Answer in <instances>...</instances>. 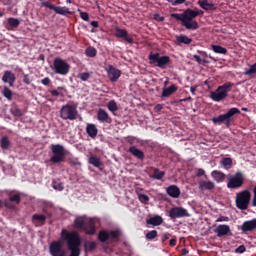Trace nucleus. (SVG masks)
<instances>
[{"label":"nucleus","mask_w":256,"mask_h":256,"mask_svg":"<svg viewBox=\"0 0 256 256\" xmlns=\"http://www.w3.org/2000/svg\"><path fill=\"white\" fill-rule=\"evenodd\" d=\"M199 15H203V11L195 8L193 10L186 9L182 14H171V17L177 21H181L183 27L189 31H195L199 29V23L194 19L199 17Z\"/></svg>","instance_id":"obj_1"},{"label":"nucleus","mask_w":256,"mask_h":256,"mask_svg":"<svg viewBox=\"0 0 256 256\" xmlns=\"http://www.w3.org/2000/svg\"><path fill=\"white\" fill-rule=\"evenodd\" d=\"M74 227L76 229H83L86 235H95V219L86 216L76 217L74 220Z\"/></svg>","instance_id":"obj_2"},{"label":"nucleus","mask_w":256,"mask_h":256,"mask_svg":"<svg viewBox=\"0 0 256 256\" xmlns=\"http://www.w3.org/2000/svg\"><path fill=\"white\" fill-rule=\"evenodd\" d=\"M50 151H52L53 154L50 157V162L55 165L63 163V161H65V157L69 155V151L61 144H51Z\"/></svg>","instance_id":"obj_3"},{"label":"nucleus","mask_w":256,"mask_h":256,"mask_svg":"<svg viewBox=\"0 0 256 256\" xmlns=\"http://www.w3.org/2000/svg\"><path fill=\"white\" fill-rule=\"evenodd\" d=\"M123 235L121 229H114V230H101L98 233V240L100 243H117L120 237Z\"/></svg>","instance_id":"obj_4"},{"label":"nucleus","mask_w":256,"mask_h":256,"mask_svg":"<svg viewBox=\"0 0 256 256\" xmlns=\"http://www.w3.org/2000/svg\"><path fill=\"white\" fill-rule=\"evenodd\" d=\"M239 113H241V110H239L238 108H231L225 114H221L218 117H214L212 119V122L218 125L224 123L227 129H229V127H231V123H233V117H235V115H239Z\"/></svg>","instance_id":"obj_5"},{"label":"nucleus","mask_w":256,"mask_h":256,"mask_svg":"<svg viewBox=\"0 0 256 256\" xmlns=\"http://www.w3.org/2000/svg\"><path fill=\"white\" fill-rule=\"evenodd\" d=\"M233 89V83L227 82L221 86H219L216 91L210 93V98L212 101H216L219 103V101H223V99H226L228 97L229 92Z\"/></svg>","instance_id":"obj_6"},{"label":"nucleus","mask_w":256,"mask_h":256,"mask_svg":"<svg viewBox=\"0 0 256 256\" xmlns=\"http://www.w3.org/2000/svg\"><path fill=\"white\" fill-rule=\"evenodd\" d=\"M227 179V189H241V187L245 185V175L241 171H238L235 174H228Z\"/></svg>","instance_id":"obj_7"},{"label":"nucleus","mask_w":256,"mask_h":256,"mask_svg":"<svg viewBox=\"0 0 256 256\" xmlns=\"http://www.w3.org/2000/svg\"><path fill=\"white\" fill-rule=\"evenodd\" d=\"M235 203L237 209L240 211H247L249 203H251V191L242 190L236 194Z\"/></svg>","instance_id":"obj_8"},{"label":"nucleus","mask_w":256,"mask_h":256,"mask_svg":"<svg viewBox=\"0 0 256 256\" xmlns=\"http://www.w3.org/2000/svg\"><path fill=\"white\" fill-rule=\"evenodd\" d=\"M51 69H53V71H54V73H56V75L65 76L69 73L71 66L64 59L55 58L53 61V65L51 66Z\"/></svg>","instance_id":"obj_9"},{"label":"nucleus","mask_w":256,"mask_h":256,"mask_svg":"<svg viewBox=\"0 0 256 256\" xmlns=\"http://www.w3.org/2000/svg\"><path fill=\"white\" fill-rule=\"evenodd\" d=\"M77 108L71 104L62 106L60 110V117L63 121H75L77 119Z\"/></svg>","instance_id":"obj_10"},{"label":"nucleus","mask_w":256,"mask_h":256,"mask_svg":"<svg viewBox=\"0 0 256 256\" xmlns=\"http://www.w3.org/2000/svg\"><path fill=\"white\" fill-rule=\"evenodd\" d=\"M149 59L151 63H157L156 67H159L160 69H166L167 65L171 62L169 56H161L159 53L150 54Z\"/></svg>","instance_id":"obj_11"},{"label":"nucleus","mask_w":256,"mask_h":256,"mask_svg":"<svg viewBox=\"0 0 256 256\" xmlns=\"http://www.w3.org/2000/svg\"><path fill=\"white\" fill-rule=\"evenodd\" d=\"M169 217L170 219H183V217H191V214L187 209L176 206L170 209Z\"/></svg>","instance_id":"obj_12"},{"label":"nucleus","mask_w":256,"mask_h":256,"mask_svg":"<svg viewBox=\"0 0 256 256\" xmlns=\"http://www.w3.org/2000/svg\"><path fill=\"white\" fill-rule=\"evenodd\" d=\"M49 253L51 256H65V248H63V242L53 241L50 243Z\"/></svg>","instance_id":"obj_13"},{"label":"nucleus","mask_w":256,"mask_h":256,"mask_svg":"<svg viewBox=\"0 0 256 256\" xmlns=\"http://www.w3.org/2000/svg\"><path fill=\"white\" fill-rule=\"evenodd\" d=\"M108 78L112 83H115L121 77V71L117 68H115L113 65H109L108 68H106Z\"/></svg>","instance_id":"obj_14"},{"label":"nucleus","mask_w":256,"mask_h":256,"mask_svg":"<svg viewBox=\"0 0 256 256\" xmlns=\"http://www.w3.org/2000/svg\"><path fill=\"white\" fill-rule=\"evenodd\" d=\"M16 80L17 77L15 76V73H12L11 70L4 71V74L2 76L3 83H8L9 87H13V85H15Z\"/></svg>","instance_id":"obj_15"},{"label":"nucleus","mask_w":256,"mask_h":256,"mask_svg":"<svg viewBox=\"0 0 256 256\" xmlns=\"http://www.w3.org/2000/svg\"><path fill=\"white\" fill-rule=\"evenodd\" d=\"M214 233H216L217 237H225V235H231V228L227 224H221L217 226Z\"/></svg>","instance_id":"obj_16"},{"label":"nucleus","mask_w":256,"mask_h":256,"mask_svg":"<svg viewBox=\"0 0 256 256\" xmlns=\"http://www.w3.org/2000/svg\"><path fill=\"white\" fill-rule=\"evenodd\" d=\"M166 193L169 195V197H172L173 199H179L181 196V189L177 187L176 185H171L166 188Z\"/></svg>","instance_id":"obj_17"},{"label":"nucleus","mask_w":256,"mask_h":256,"mask_svg":"<svg viewBox=\"0 0 256 256\" xmlns=\"http://www.w3.org/2000/svg\"><path fill=\"white\" fill-rule=\"evenodd\" d=\"M115 36L118 39H125L127 43H133V38L128 36L127 30L116 27Z\"/></svg>","instance_id":"obj_18"},{"label":"nucleus","mask_w":256,"mask_h":256,"mask_svg":"<svg viewBox=\"0 0 256 256\" xmlns=\"http://www.w3.org/2000/svg\"><path fill=\"white\" fill-rule=\"evenodd\" d=\"M129 153L136 159H139L140 161H143L145 159V153L142 150H139L136 146H130Z\"/></svg>","instance_id":"obj_19"},{"label":"nucleus","mask_w":256,"mask_h":256,"mask_svg":"<svg viewBox=\"0 0 256 256\" xmlns=\"http://www.w3.org/2000/svg\"><path fill=\"white\" fill-rule=\"evenodd\" d=\"M256 229V219L245 221L241 226V231L247 233V231H254Z\"/></svg>","instance_id":"obj_20"},{"label":"nucleus","mask_w":256,"mask_h":256,"mask_svg":"<svg viewBox=\"0 0 256 256\" xmlns=\"http://www.w3.org/2000/svg\"><path fill=\"white\" fill-rule=\"evenodd\" d=\"M200 191H213L215 189V182L213 181H201L199 182Z\"/></svg>","instance_id":"obj_21"},{"label":"nucleus","mask_w":256,"mask_h":256,"mask_svg":"<svg viewBox=\"0 0 256 256\" xmlns=\"http://www.w3.org/2000/svg\"><path fill=\"white\" fill-rule=\"evenodd\" d=\"M211 177L216 181V183H223L225 181V178L227 177L225 173L219 171V170H213L211 172Z\"/></svg>","instance_id":"obj_22"},{"label":"nucleus","mask_w":256,"mask_h":256,"mask_svg":"<svg viewBox=\"0 0 256 256\" xmlns=\"http://www.w3.org/2000/svg\"><path fill=\"white\" fill-rule=\"evenodd\" d=\"M86 133L88 136L91 137V139H95L97 137V133H99V130L97 129V126L95 124H87L86 125Z\"/></svg>","instance_id":"obj_23"},{"label":"nucleus","mask_w":256,"mask_h":256,"mask_svg":"<svg viewBox=\"0 0 256 256\" xmlns=\"http://www.w3.org/2000/svg\"><path fill=\"white\" fill-rule=\"evenodd\" d=\"M198 5H200L201 9H204V11H215V4L209 3L208 0H199Z\"/></svg>","instance_id":"obj_24"},{"label":"nucleus","mask_w":256,"mask_h":256,"mask_svg":"<svg viewBox=\"0 0 256 256\" xmlns=\"http://www.w3.org/2000/svg\"><path fill=\"white\" fill-rule=\"evenodd\" d=\"M97 119L100 123H107L109 121V113L100 108L97 112Z\"/></svg>","instance_id":"obj_25"},{"label":"nucleus","mask_w":256,"mask_h":256,"mask_svg":"<svg viewBox=\"0 0 256 256\" xmlns=\"http://www.w3.org/2000/svg\"><path fill=\"white\" fill-rule=\"evenodd\" d=\"M147 225H153V227H158V225L163 224V218L161 216L151 217L146 221Z\"/></svg>","instance_id":"obj_26"},{"label":"nucleus","mask_w":256,"mask_h":256,"mask_svg":"<svg viewBox=\"0 0 256 256\" xmlns=\"http://www.w3.org/2000/svg\"><path fill=\"white\" fill-rule=\"evenodd\" d=\"M220 165L223 167V169H226V171H229V169L233 167V159L229 157L222 158V160L220 161Z\"/></svg>","instance_id":"obj_27"},{"label":"nucleus","mask_w":256,"mask_h":256,"mask_svg":"<svg viewBox=\"0 0 256 256\" xmlns=\"http://www.w3.org/2000/svg\"><path fill=\"white\" fill-rule=\"evenodd\" d=\"M9 203H17V204L21 203V196L19 194H15L11 196L9 200L5 201V206L11 209L12 206L9 205Z\"/></svg>","instance_id":"obj_28"},{"label":"nucleus","mask_w":256,"mask_h":256,"mask_svg":"<svg viewBox=\"0 0 256 256\" xmlns=\"http://www.w3.org/2000/svg\"><path fill=\"white\" fill-rule=\"evenodd\" d=\"M54 11L57 13V15H71V11L65 6H54Z\"/></svg>","instance_id":"obj_29"},{"label":"nucleus","mask_w":256,"mask_h":256,"mask_svg":"<svg viewBox=\"0 0 256 256\" xmlns=\"http://www.w3.org/2000/svg\"><path fill=\"white\" fill-rule=\"evenodd\" d=\"M177 91V86L171 85L168 88H164L162 91V97H169L170 95H173Z\"/></svg>","instance_id":"obj_30"},{"label":"nucleus","mask_w":256,"mask_h":256,"mask_svg":"<svg viewBox=\"0 0 256 256\" xmlns=\"http://www.w3.org/2000/svg\"><path fill=\"white\" fill-rule=\"evenodd\" d=\"M154 174L150 176V179H157V181H161L163 177H165V171H161L158 168H154Z\"/></svg>","instance_id":"obj_31"},{"label":"nucleus","mask_w":256,"mask_h":256,"mask_svg":"<svg viewBox=\"0 0 256 256\" xmlns=\"http://www.w3.org/2000/svg\"><path fill=\"white\" fill-rule=\"evenodd\" d=\"M211 48L214 51V53H218L219 55H227V48L225 47L213 44Z\"/></svg>","instance_id":"obj_32"},{"label":"nucleus","mask_w":256,"mask_h":256,"mask_svg":"<svg viewBox=\"0 0 256 256\" xmlns=\"http://www.w3.org/2000/svg\"><path fill=\"white\" fill-rule=\"evenodd\" d=\"M178 43H182L184 45H190L192 43L193 39L189 38L186 35H180L176 37Z\"/></svg>","instance_id":"obj_33"},{"label":"nucleus","mask_w":256,"mask_h":256,"mask_svg":"<svg viewBox=\"0 0 256 256\" xmlns=\"http://www.w3.org/2000/svg\"><path fill=\"white\" fill-rule=\"evenodd\" d=\"M8 25L12 29H17V27H19V25H21V21L17 18L10 17V18H8Z\"/></svg>","instance_id":"obj_34"},{"label":"nucleus","mask_w":256,"mask_h":256,"mask_svg":"<svg viewBox=\"0 0 256 256\" xmlns=\"http://www.w3.org/2000/svg\"><path fill=\"white\" fill-rule=\"evenodd\" d=\"M107 109L108 111H111V113H115V111H119V106H117V102H115V100H111L107 103Z\"/></svg>","instance_id":"obj_35"},{"label":"nucleus","mask_w":256,"mask_h":256,"mask_svg":"<svg viewBox=\"0 0 256 256\" xmlns=\"http://www.w3.org/2000/svg\"><path fill=\"white\" fill-rule=\"evenodd\" d=\"M2 94L6 99H8V101L13 99V91H11V89H9L7 86L4 87Z\"/></svg>","instance_id":"obj_36"},{"label":"nucleus","mask_w":256,"mask_h":256,"mask_svg":"<svg viewBox=\"0 0 256 256\" xmlns=\"http://www.w3.org/2000/svg\"><path fill=\"white\" fill-rule=\"evenodd\" d=\"M90 165H93L94 167H101V160L97 156H91L89 158Z\"/></svg>","instance_id":"obj_37"},{"label":"nucleus","mask_w":256,"mask_h":256,"mask_svg":"<svg viewBox=\"0 0 256 256\" xmlns=\"http://www.w3.org/2000/svg\"><path fill=\"white\" fill-rule=\"evenodd\" d=\"M46 219H47V216L43 214H34L32 216V220L38 221V223H45Z\"/></svg>","instance_id":"obj_38"},{"label":"nucleus","mask_w":256,"mask_h":256,"mask_svg":"<svg viewBox=\"0 0 256 256\" xmlns=\"http://www.w3.org/2000/svg\"><path fill=\"white\" fill-rule=\"evenodd\" d=\"M1 147L2 149H9V146L11 145V142L9 141V138L7 136H3L1 138Z\"/></svg>","instance_id":"obj_39"},{"label":"nucleus","mask_w":256,"mask_h":256,"mask_svg":"<svg viewBox=\"0 0 256 256\" xmlns=\"http://www.w3.org/2000/svg\"><path fill=\"white\" fill-rule=\"evenodd\" d=\"M87 57H97V49L95 47H88L85 50Z\"/></svg>","instance_id":"obj_40"},{"label":"nucleus","mask_w":256,"mask_h":256,"mask_svg":"<svg viewBox=\"0 0 256 256\" xmlns=\"http://www.w3.org/2000/svg\"><path fill=\"white\" fill-rule=\"evenodd\" d=\"M138 199L141 201V203H149V196L147 194H143L140 192H137Z\"/></svg>","instance_id":"obj_41"},{"label":"nucleus","mask_w":256,"mask_h":256,"mask_svg":"<svg viewBox=\"0 0 256 256\" xmlns=\"http://www.w3.org/2000/svg\"><path fill=\"white\" fill-rule=\"evenodd\" d=\"M193 58L195 59V61L199 64V65H207L209 64V61L208 60H205V59H201V56L197 55V54H194L193 55Z\"/></svg>","instance_id":"obj_42"},{"label":"nucleus","mask_w":256,"mask_h":256,"mask_svg":"<svg viewBox=\"0 0 256 256\" xmlns=\"http://www.w3.org/2000/svg\"><path fill=\"white\" fill-rule=\"evenodd\" d=\"M244 75H256V63L251 65L249 69L244 72Z\"/></svg>","instance_id":"obj_43"},{"label":"nucleus","mask_w":256,"mask_h":256,"mask_svg":"<svg viewBox=\"0 0 256 256\" xmlns=\"http://www.w3.org/2000/svg\"><path fill=\"white\" fill-rule=\"evenodd\" d=\"M94 249H97L96 242H88V244L85 246V251H94Z\"/></svg>","instance_id":"obj_44"},{"label":"nucleus","mask_w":256,"mask_h":256,"mask_svg":"<svg viewBox=\"0 0 256 256\" xmlns=\"http://www.w3.org/2000/svg\"><path fill=\"white\" fill-rule=\"evenodd\" d=\"M155 237H157V230H151L146 234V239H148L149 241H153Z\"/></svg>","instance_id":"obj_45"},{"label":"nucleus","mask_w":256,"mask_h":256,"mask_svg":"<svg viewBox=\"0 0 256 256\" xmlns=\"http://www.w3.org/2000/svg\"><path fill=\"white\" fill-rule=\"evenodd\" d=\"M78 77L81 79V81H87L91 77V74L88 72H82L78 74Z\"/></svg>","instance_id":"obj_46"},{"label":"nucleus","mask_w":256,"mask_h":256,"mask_svg":"<svg viewBox=\"0 0 256 256\" xmlns=\"http://www.w3.org/2000/svg\"><path fill=\"white\" fill-rule=\"evenodd\" d=\"M52 187H53V189H55L56 191H63V189H64L63 183L53 182Z\"/></svg>","instance_id":"obj_47"},{"label":"nucleus","mask_w":256,"mask_h":256,"mask_svg":"<svg viewBox=\"0 0 256 256\" xmlns=\"http://www.w3.org/2000/svg\"><path fill=\"white\" fill-rule=\"evenodd\" d=\"M78 12L80 13V17H81V19H83V21H88L89 20V13L83 12L81 10H78Z\"/></svg>","instance_id":"obj_48"},{"label":"nucleus","mask_w":256,"mask_h":256,"mask_svg":"<svg viewBox=\"0 0 256 256\" xmlns=\"http://www.w3.org/2000/svg\"><path fill=\"white\" fill-rule=\"evenodd\" d=\"M42 7H47L48 9H51V11H54L55 5L49 3V2H42L41 3Z\"/></svg>","instance_id":"obj_49"},{"label":"nucleus","mask_w":256,"mask_h":256,"mask_svg":"<svg viewBox=\"0 0 256 256\" xmlns=\"http://www.w3.org/2000/svg\"><path fill=\"white\" fill-rule=\"evenodd\" d=\"M41 83H42V85L47 87L51 84V78L50 77H45L44 79L41 80Z\"/></svg>","instance_id":"obj_50"},{"label":"nucleus","mask_w":256,"mask_h":256,"mask_svg":"<svg viewBox=\"0 0 256 256\" xmlns=\"http://www.w3.org/2000/svg\"><path fill=\"white\" fill-rule=\"evenodd\" d=\"M23 83L26 85H31V78L29 77V74L24 75Z\"/></svg>","instance_id":"obj_51"},{"label":"nucleus","mask_w":256,"mask_h":256,"mask_svg":"<svg viewBox=\"0 0 256 256\" xmlns=\"http://www.w3.org/2000/svg\"><path fill=\"white\" fill-rule=\"evenodd\" d=\"M245 251V245H240L238 248H236L235 253H245Z\"/></svg>","instance_id":"obj_52"},{"label":"nucleus","mask_w":256,"mask_h":256,"mask_svg":"<svg viewBox=\"0 0 256 256\" xmlns=\"http://www.w3.org/2000/svg\"><path fill=\"white\" fill-rule=\"evenodd\" d=\"M196 175L197 177H203V175H205V170L203 168H198Z\"/></svg>","instance_id":"obj_53"},{"label":"nucleus","mask_w":256,"mask_h":256,"mask_svg":"<svg viewBox=\"0 0 256 256\" xmlns=\"http://www.w3.org/2000/svg\"><path fill=\"white\" fill-rule=\"evenodd\" d=\"M154 19L155 21H160V23H162L163 21H165V17L159 15V14H155L154 15Z\"/></svg>","instance_id":"obj_54"},{"label":"nucleus","mask_w":256,"mask_h":256,"mask_svg":"<svg viewBox=\"0 0 256 256\" xmlns=\"http://www.w3.org/2000/svg\"><path fill=\"white\" fill-rule=\"evenodd\" d=\"M13 115L15 117H22L23 116V112L19 109H15L14 112H13Z\"/></svg>","instance_id":"obj_55"},{"label":"nucleus","mask_w":256,"mask_h":256,"mask_svg":"<svg viewBox=\"0 0 256 256\" xmlns=\"http://www.w3.org/2000/svg\"><path fill=\"white\" fill-rule=\"evenodd\" d=\"M162 109H163V104H157V105L154 107L155 113H159L160 111H162Z\"/></svg>","instance_id":"obj_56"},{"label":"nucleus","mask_w":256,"mask_h":256,"mask_svg":"<svg viewBox=\"0 0 256 256\" xmlns=\"http://www.w3.org/2000/svg\"><path fill=\"white\" fill-rule=\"evenodd\" d=\"M224 221H229L228 217L221 216L216 220V223H223Z\"/></svg>","instance_id":"obj_57"},{"label":"nucleus","mask_w":256,"mask_h":256,"mask_svg":"<svg viewBox=\"0 0 256 256\" xmlns=\"http://www.w3.org/2000/svg\"><path fill=\"white\" fill-rule=\"evenodd\" d=\"M50 94L52 95V97H59V95H61V92H59V90H51Z\"/></svg>","instance_id":"obj_58"},{"label":"nucleus","mask_w":256,"mask_h":256,"mask_svg":"<svg viewBox=\"0 0 256 256\" xmlns=\"http://www.w3.org/2000/svg\"><path fill=\"white\" fill-rule=\"evenodd\" d=\"M169 245H170L171 247H175V246L177 245V239L172 238V239L170 240V242H169Z\"/></svg>","instance_id":"obj_59"},{"label":"nucleus","mask_w":256,"mask_h":256,"mask_svg":"<svg viewBox=\"0 0 256 256\" xmlns=\"http://www.w3.org/2000/svg\"><path fill=\"white\" fill-rule=\"evenodd\" d=\"M90 25L94 27V29H97V27H99V22L94 20L90 22Z\"/></svg>","instance_id":"obj_60"},{"label":"nucleus","mask_w":256,"mask_h":256,"mask_svg":"<svg viewBox=\"0 0 256 256\" xmlns=\"http://www.w3.org/2000/svg\"><path fill=\"white\" fill-rule=\"evenodd\" d=\"M170 237H171V234H169V233L164 234V236L162 238L163 243H165L167 241V239H170Z\"/></svg>","instance_id":"obj_61"},{"label":"nucleus","mask_w":256,"mask_h":256,"mask_svg":"<svg viewBox=\"0 0 256 256\" xmlns=\"http://www.w3.org/2000/svg\"><path fill=\"white\" fill-rule=\"evenodd\" d=\"M182 3H185V0H175L174 5H182Z\"/></svg>","instance_id":"obj_62"},{"label":"nucleus","mask_w":256,"mask_h":256,"mask_svg":"<svg viewBox=\"0 0 256 256\" xmlns=\"http://www.w3.org/2000/svg\"><path fill=\"white\" fill-rule=\"evenodd\" d=\"M189 254V250H187L186 248L182 249V255H188Z\"/></svg>","instance_id":"obj_63"},{"label":"nucleus","mask_w":256,"mask_h":256,"mask_svg":"<svg viewBox=\"0 0 256 256\" xmlns=\"http://www.w3.org/2000/svg\"><path fill=\"white\" fill-rule=\"evenodd\" d=\"M196 90H197V88H195L193 86L190 88V92L193 93V94L195 93Z\"/></svg>","instance_id":"obj_64"}]
</instances>
